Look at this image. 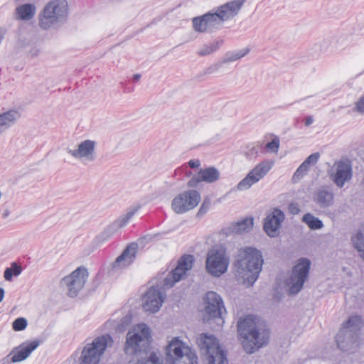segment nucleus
<instances>
[{
  "label": "nucleus",
  "mask_w": 364,
  "mask_h": 364,
  "mask_svg": "<svg viewBox=\"0 0 364 364\" xmlns=\"http://www.w3.org/2000/svg\"><path fill=\"white\" fill-rule=\"evenodd\" d=\"M335 171L330 174L331 180L338 188H342L353 176L352 166L347 161H338L334 164Z\"/></svg>",
  "instance_id": "obj_18"
},
{
  "label": "nucleus",
  "mask_w": 364,
  "mask_h": 364,
  "mask_svg": "<svg viewBox=\"0 0 364 364\" xmlns=\"http://www.w3.org/2000/svg\"><path fill=\"white\" fill-rule=\"evenodd\" d=\"M223 41H215L208 45H203L202 48L198 51V54L200 56L210 55L217 51L223 45Z\"/></svg>",
  "instance_id": "obj_30"
},
{
  "label": "nucleus",
  "mask_w": 364,
  "mask_h": 364,
  "mask_svg": "<svg viewBox=\"0 0 364 364\" xmlns=\"http://www.w3.org/2000/svg\"><path fill=\"white\" fill-rule=\"evenodd\" d=\"M166 354L169 364H198L196 353L177 337L169 342Z\"/></svg>",
  "instance_id": "obj_8"
},
{
  "label": "nucleus",
  "mask_w": 364,
  "mask_h": 364,
  "mask_svg": "<svg viewBox=\"0 0 364 364\" xmlns=\"http://www.w3.org/2000/svg\"><path fill=\"white\" fill-rule=\"evenodd\" d=\"M363 321L360 316L354 315L343 323L336 336L338 348L343 351H350L358 346L360 331Z\"/></svg>",
  "instance_id": "obj_6"
},
{
  "label": "nucleus",
  "mask_w": 364,
  "mask_h": 364,
  "mask_svg": "<svg viewBox=\"0 0 364 364\" xmlns=\"http://www.w3.org/2000/svg\"><path fill=\"white\" fill-rule=\"evenodd\" d=\"M314 200L320 208H328L333 203L334 193L329 187H320L316 190Z\"/></svg>",
  "instance_id": "obj_24"
},
{
  "label": "nucleus",
  "mask_w": 364,
  "mask_h": 364,
  "mask_svg": "<svg viewBox=\"0 0 364 364\" xmlns=\"http://www.w3.org/2000/svg\"><path fill=\"white\" fill-rule=\"evenodd\" d=\"M320 154L318 152H315L309 155L304 160V161L306 162V164H307V165H309L311 166L315 165L318 162Z\"/></svg>",
  "instance_id": "obj_38"
},
{
  "label": "nucleus",
  "mask_w": 364,
  "mask_h": 364,
  "mask_svg": "<svg viewBox=\"0 0 364 364\" xmlns=\"http://www.w3.org/2000/svg\"><path fill=\"white\" fill-rule=\"evenodd\" d=\"M217 70H218V66L217 65L211 66V67L208 68L205 70V73L206 74H211V73H213L214 71H215Z\"/></svg>",
  "instance_id": "obj_45"
},
{
  "label": "nucleus",
  "mask_w": 364,
  "mask_h": 364,
  "mask_svg": "<svg viewBox=\"0 0 364 364\" xmlns=\"http://www.w3.org/2000/svg\"><path fill=\"white\" fill-rule=\"evenodd\" d=\"M138 245L132 242L127 246L123 252L115 259V269L117 267H127L135 259Z\"/></svg>",
  "instance_id": "obj_23"
},
{
  "label": "nucleus",
  "mask_w": 364,
  "mask_h": 364,
  "mask_svg": "<svg viewBox=\"0 0 364 364\" xmlns=\"http://www.w3.org/2000/svg\"><path fill=\"white\" fill-rule=\"evenodd\" d=\"M69 6L66 0H52L39 14V26L43 30L58 29L68 18Z\"/></svg>",
  "instance_id": "obj_5"
},
{
  "label": "nucleus",
  "mask_w": 364,
  "mask_h": 364,
  "mask_svg": "<svg viewBox=\"0 0 364 364\" xmlns=\"http://www.w3.org/2000/svg\"><path fill=\"white\" fill-rule=\"evenodd\" d=\"M150 341L151 331L145 323L138 324L134 331L127 333L125 351L133 355L128 364H165L160 354L146 352Z\"/></svg>",
  "instance_id": "obj_1"
},
{
  "label": "nucleus",
  "mask_w": 364,
  "mask_h": 364,
  "mask_svg": "<svg viewBox=\"0 0 364 364\" xmlns=\"http://www.w3.org/2000/svg\"><path fill=\"white\" fill-rule=\"evenodd\" d=\"M4 289L3 288H0V302L3 300L4 296Z\"/></svg>",
  "instance_id": "obj_46"
},
{
  "label": "nucleus",
  "mask_w": 364,
  "mask_h": 364,
  "mask_svg": "<svg viewBox=\"0 0 364 364\" xmlns=\"http://www.w3.org/2000/svg\"><path fill=\"white\" fill-rule=\"evenodd\" d=\"M250 50L248 48H245L241 50H230L225 53L221 63L227 64L235 62L237 60L241 59L250 53Z\"/></svg>",
  "instance_id": "obj_28"
},
{
  "label": "nucleus",
  "mask_w": 364,
  "mask_h": 364,
  "mask_svg": "<svg viewBox=\"0 0 364 364\" xmlns=\"http://www.w3.org/2000/svg\"><path fill=\"white\" fill-rule=\"evenodd\" d=\"M237 326L239 340L247 353L252 354L268 343L269 331L262 328L257 316L248 315L238 321Z\"/></svg>",
  "instance_id": "obj_4"
},
{
  "label": "nucleus",
  "mask_w": 364,
  "mask_h": 364,
  "mask_svg": "<svg viewBox=\"0 0 364 364\" xmlns=\"http://www.w3.org/2000/svg\"><path fill=\"white\" fill-rule=\"evenodd\" d=\"M141 206L139 205L136 206L131 207L126 214L119 218L117 220V226L119 228H122L124 226H126L129 220L132 218V217L134 215V214L139 210Z\"/></svg>",
  "instance_id": "obj_31"
},
{
  "label": "nucleus",
  "mask_w": 364,
  "mask_h": 364,
  "mask_svg": "<svg viewBox=\"0 0 364 364\" xmlns=\"http://www.w3.org/2000/svg\"><path fill=\"white\" fill-rule=\"evenodd\" d=\"M210 208V202L204 201L200 207L198 215H203L205 214Z\"/></svg>",
  "instance_id": "obj_41"
},
{
  "label": "nucleus",
  "mask_w": 364,
  "mask_h": 364,
  "mask_svg": "<svg viewBox=\"0 0 364 364\" xmlns=\"http://www.w3.org/2000/svg\"><path fill=\"white\" fill-rule=\"evenodd\" d=\"M95 142L94 141L87 139L82 141L78 145L77 149H68L67 151L75 159H85L88 161H92L95 159Z\"/></svg>",
  "instance_id": "obj_22"
},
{
  "label": "nucleus",
  "mask_w": 364,
  "mask_h": 364,
  "mask_svg": "<svg viewBox=\"0 0 364 364\" xmlns=\"http://www.w3.org/2000/svg\"><path fill=\"white\" fill-rule=\"evenodd\" d=\"M200 195L196 190H188L176 196L172 200L173 210L178 214L185 213L198 205Z\"/></svg>",
  "instance_id": "obj_14"
},
{
  "label": "nucleus",
  "mask_w": 364,
  "mask_h": 364,
  "mask_svg": "<svg viewBox=\"0 0 364 364\" xmlns=\"http://www.w3.org/2000/svg\"><path fill=\"white\" fill-rule=\"evenodd\" d=\"M22 269L21 266L16 262H13L11 266L6 268L4 273V277L6 281H11L13 276H18L21 273Z\"/></svg>",
  "instance_id": "obj_32"
},
{
  "label": "nucleus",
  "mask_w": 364,
  "mask_h": 364,
  "mask_svg": "<svg viewBox=\"0 0 364 364\" xmlns=\"http://www.w3.org/2000/svg\"><path fill=\"white\" fill-rule=\"evenodd\" d=\"M19 117L20 113L15 109L0 114V134L14 126Z\"/></svg>",
  "instance_id": "obj_25"
},
{
  "label": "nucleus",
  "mask_w": 364,
  "mask_h": 364,
  "mask_svg": "<svg viewBox=\"0 0 364 364\" xmlns=\"http://www.w3.org/2000/svg\"><path fill=\"white\" fill-rule=\"evenodd\" d=\"M348 45V42L346 41V38L344 37H340L336 41V45L335 46L336 50H342L344 46H346Z\"/></svg>",
  "instance_id": "obj_40"
},
{
  "label": "nucleus",
  "mask_w": 364,
  "mask_h": 364,
  "mask_svg": "<svg viewBox=\"0 0 364 364\" xmlns=\"http://www.w3.org/2000/svg\"><path fill=\"white\" fill-rule=\"evenodd\" d=\"M254 220L252 218H246L238 221L231 226V230L236 234H242L252 229Z\"/></svg>",
  "instance_id": "obj_27"
},
{
  "label": "nucleus",
  "mask_w": 364,
  "mask_h": 364,
  "mask_svg": "<svg viewBox=\"0 0 364 364\" xmlns=\"http://www.w3.org/2000/svg\"><path fill=\"white\" fill-rule=\"evenodd\" d=\"M27 324V320L23 317H20L14 320L12 323V327L14 331H20L24 330Z\"/></svg>",
  "instance_id": "obj_34"
},
{
  "label": "nucleus",
  "mask_w": 364,
  "mask_h": 364,
  "mask_svg": "<svg viewBox=\"0 0 364 364\" xmlns=\"http://www.w3.org/2000/svg\"><path fill=\"white\" fill-rule=\"evenodd\" d=\"M289 211L292 215H296L300 212L299 206L297 203H290L289 205Z\"/></svg>",
  "instance_id": "obj_42"
},
{
  "label": "nucleus",
  "mask_w": 364,
  "mask_h": 364,
  "mask_svg": "<svg viewBox=\"0 0 364 364\" xmlns=\"http://www.w3.org/2000/svg\"><path fill=\"white\" fill-rule=\"evenodd\" d=\"M314 122V119L311 116H308L305 119V125L306 127L310 126Z\"/></svg>",
  "instance_id": "obj_44"
},
{
  "label": "nucleus",
  "mask_w": 364,
  "mask_h": 364,
  "mask_svg": "<svg viewBox=\"0 0 364 364\" xmlns=\"http://www.w3.org/2000/svg\"><path fill=\"white\" fill-rule=\"evenodd\" d=\"M275 161L272 159H264L257 164L237 185L239 191L249 189L252 185L259 182L273 168Z\"/></svg>",
  "instance_id": "obj_12"
},
{
  "label": "nucleus",
  "mask_w": 364,
  "mask_h": 364,
  "mask_svg": "<svg viewBox=\"0 0 364 364\" xmlns=\"http://www.w3.org/2000/svg\"><path fill=\"white\" fill-rule=\"evenodd\" d=\"M38 346L39 342L38 341H33L28 343L21 344L18 348H14L5 358L3 364L18 363L26 360Z\"/></svg>",
  "instance_id": "obj_20"
},
{
  "label": "nucleus",
  "mask_w": 364,
  "mask_h": 364,
  "mask_svg": "<svg viewBox=\"0 0 364 364\" xmlns=\"http://www.w3.org/2000/svg\"><path fill=\"white\" fill-rule=\"evenodd\" d=\"M88 272L83 267H77L69 275L63 277L60 281V286L65 288L70 297H75L84 287Z\"/></svg>",
  "instance_id": "obj_13"
},
{
  "label": "nucleus",
  "mask_w": 364,
  "mask_h": 364,
  "mask_svg": "<svg viewBox=\"0 0 364 364\" xmlns=\"http://www.w3.org/2000/svg\"><path fill=\"white\" fill-rule=\"evenodd\" d=\"M220 178V171L214 166L201 168L196 175H194L188 182V186L196 188L200 182L213 183Z\"/></svg>",
  "instance_id": "obj_21"
},
{
  "label": "nucleus",
  "mask_w": 364,
  "mask_h": 364,
  "mask_svg": "<svg viewBox=\"0 0 364 364\" xmlns=\"http://www.w3.org/2000/svg\"><path fill=\"white\" fill-rule=\"evenodd\" d=\"M197 343L208 364H228L226 353L215 336L201 333L197 338Z\"/></svg>",
  "instance_id": "obj_7"
},
{
  "label": "nucleus",
  "mask_w": 364,
  "mask_h": 364,
  "mask_svg": "<svg viewBox=\"0 0 364 364\" xmlns=\"http://www.w3.org/2000/svg\"><path fill=\"white\" fill-rule=\"evenodd\" d=\"M113 234V228L112 226L109 227L106 230L102 232L97 237V240L99 242H102L110 237Z\"/></svg>",
  "instance_id": "obj_37"
},
{
  "label": "nucleus",
  "mask_w": 364,
  "mask_h": 364,
  "mask_svg": "<svg viewBox=\"0 0 364 364\" xmlns=\"http://www.w3.org/2000/svg\"><path fill=\"white\" fill-rule=\"evenodd\" d=\"M245 0H233L192 19L193 29L199 33H212L220 29L224 21L237 15Z\"/></svg>",
  "instance_id": "obj_3"
},
{
  "label": "nucleus",
  "mask_w": 364,
  "mask_h": 364,
  "mask_svg": "<svg viewBox=\"0 0 364 364\" xmlns=\"http://www.w3.org/2000/svg\"><path fill=\"white\" fill-rule=\"evenodd\" d=\"M305 165H300L294 173L293 179L294 181L300 180L303 178L308 172L304 168Z\"/></svg>",
  "instance_id": "obj_36"
},
{
  "label": "nucleus",
  "mask_w": 364,
  "mask_h": 364,
  "mask_svg": "<svg viewBox=\"0 0 364 364\" xmlns=\"http://www.w3.org/2000/svg\"><path fill=\"white\" fill-rule=\"evenodd\" d=\"M261 150L260 145H250L247 147L245 156L247 159L256 158Z\"/></svg>",
  "instance_id": "obj_33"
},
{
  "label": "nucleus",
  "mask_w": 364,
  "mask_h": 364,
  "mask_svg": "<svg viewBox=\"0 0 364 364\" xmlns=\"http://www.w3.org/2000/svg\"><path fill=\"white\" fill-rule=\"evenodd\" d=\"M9 213L8 210L4 211V213H3V217L6 218L9 215Z\"/></svg>",
  "instance_id": "obj_49"
},
{
  "label": "nucleus",
  "mask_w": 364,
  "mask_h": 364,
  "mask_svg": "<svg viewBox=\"0 0 364 364\" xmlns=\"http://www.w3.org/2000/svg\"><path fill=\"white\" fill-rule=\"evenodd\" d=\"M265 147L272 153H277L279 148V139L277 137H274L266 144Z\"/></svg>",
  "instance_id": "obj_35"
},
{
  "label": "nucleus",
  "mask_w": 364,
  "mask_h": 364,
  "mask_svg": "<svg viewBox=\"0 0 364 364\" xmlns=\"http://www.w3.org/2000/svg\"><path fill=\"white\" fill-rule=\"evenodd\" d=\"M353 110L360 114H364V95L355 103Z\"/></svg>",
  "instance_id": "obj_39"
},
{
  "label": "nucleus",
  "mask_w": 364,
  "mask_h": 364,
  "mask_svg": "<svg viewBox=\"0 0 364 364\" xmlns=\"http://www.w3.org/2000/svg\"><path fill=\"white\" fill-rule=\"evenodd\" d=\"M284 218V213L281 210L274 208L264 219L263 227L264 232L269 237H276L279 234V230Z\"/></svg>",
  "instance_id": "obj_19"
},
{
  "label": "nucleus",
  "mask_w": 364,
  "mask_h": 364,
  "mask_svg": "<svg viewBox=\"0 0 364 364\" xmlns=\"http://www.w3.org/2000/svg\"><path fill=\"white\" fill-rule=\"evenodd\" d=\"M161 288L152 286L144 296L143 309L150 313L157 312L162 306L164 300Z\"/></svg>",
  "instance_id": "obj_17"
},
{
  "label": "nucleus",
  "mask_w": 364,
  "mask_h": 364,
  "mask_svg": "<svg viewBox=\"0 0 364 364\" xmlns=\"http://www.w3.org/2000/svg\"><path fill=\"white\" fill-rule=\"evenodd\" d=\"M193 257L192 255H184L178 261L177 267L173 269L164 279V287L169 289L175 283L180 281L186 274L188 270L192 268Z\"/></svg>",
  "instance_id": "obj_16"
},
{
  "label": "nucleus",
  "mask_w": 364,
  "mask_h": 364,
  "mask_svg": "<svg viewBox=\"0 0 364 364\" xmlns=\"http://www.w3.org/2000/svg\"><path fill=\"white\" fill-rule=\"evenodd\" d=\"M141 78V75L140 74H134L133 75V80L134 81H139Z\"/></svg>",
  "instance_id": "obj_47"
},
{
  "label": "nucleus",
  "mask_w": 364,
  "mask_h": 364,
  "mask_svg": "<svg viewBox=\"0 0 364 364\" xmlns=\"http://www.w3.org/2000/svg\"><path fill=\"white\" fill-rule=\"evenodd\" d=\"M188 166L191 168H198L200 165V161L198 159H193L188 161Z\"/></svg>",
  "instance_id": "obj_43"
},
{
  "label": "nucleus",
  "mask_w": 364,
  "mask_h": 364,
  "mask_svg": "<svg viewBox=\"0 0 364 364\" xmlns=\"http://www.w3.org/2000/svg\"><path fill=\"white\" fill-rule=\"evenodd\" d=\"M301 165H305L304 168L309 171L310 166L307 165L305 161H304Z\"/></svg>",
  "instance_id": "obj_48"
},
{
  "label": "nucleus",
  "mask_w": 364,
  "mask_h": 364,
  "mask_svg": "<svg viewBox=\"0 0 364 364\" xmlns=\"http://www.w3.org/2000/svg\"><path fill=\"white\" fill-rule=\"evenodd\" d=\"M205 313L209 319H217L218 325H223V311L225 312L223 301L221 296L215 291H208L205 297Z\"/></svg>",
  "instance_id": "obj_15"
},
{
  "label": "nucleus",
  "mask_w": 364,
  "mask_h": 364,
  "mask_svg": "<svg viewBox=\"0 0 364 364\" xmlns=\"http://www.w3.org/2000/svg\"><path fill=\"white\" fill-rule=\"evenodd\" d=\"M36 8L34 4H25L16 9V18L19 20L28 21L33 18Z\"/></svg>",
  "instance_id": "obj_26"
},
{
  "label": "nucleus",
  "mask_w": 364,
  "mask_h": 364,
  "mask_svg": "<svg viewBox=\"0 0 364 364\" xmlns=\"http://www.w3.org/2000/svg\"><path fill=\"white\" fill-rule=\"evenodd\" d=\"M113 342L110 334L106 333L87 343L79 358L80 364H99L102 355L109 345Z\"/></svg>",
  "instance_id": "obj_9"
},
{
  "label": "nucleus",
  "mask_w": 364,
  "mask_h": 364,
  "mask_svg": "<svg viewBox=\"0 0 364 364\" xmlns=\"http://www.w3.org/2000/svg\"><path fill=\"white\" fill-rule=\"evenodd\" d=\"M228 264L229 258L224 247L216 245L208 251L206 269L209 274L214 277H220L227 271Z\"/></svg>",
  "instance_id": "obj_10"
},
{
  "label": "nucleus",
  "mask_w": 364,
  "mask_h": 364,
  "mask_svg": "<svg viewBox=\"0 0 364 364\" xmlns=\"http://www.w3.org/2000/svg\"><path fill=\"white\" fill-rule=\"evenodd\" d=\"M302 222L308 225L311 230H320L323 227V222L311 213H306L302 218Z\"/></svg>",
  "instance_id": "obj_29"
},
{
  "label": "nucleus",
  "mask_w": 364,
  "mask_h": 364,
  "mask_svg": "<svg viewBox=\"0 0 364 364\" xmlns=\"http://www.w3.org/2000/svg\"><path fill=\"white\" fill-rule=\"evenodd\" d=\"M106 326H112V323L110 321H108L106 323H105Z\"/></svg>",
  "instance_id": "obj_50"
},
{
  "label": "nucleus",
  "mask_w": 364,
  "mask_h": 364,
  "mask_svg": "<svg viewBox=\"0 0 364 364\" xmlns=\"http://www.w3.org/2000/svg\"><path fill=\"white\" fill-rule=\"evenodd\" d=\"M311 262L307 258H300L292 269V273L288 284L290 294H298L304 287L309 277Z\"/></svg>",
  "instance_id": "obj_11"
},
{
  "label": "nucleus",
  "mask_w": 364,
  "mask_h": 364,
  "mask_svg": "<svg viewBox=\"0 0 364 364\" xmlns=\"http://www.w3.org/2000/svg\"><path fill=\"white\" fill-rule=\"evenodd\" d=\"M262 264L263 258L259 250L252 247L240 249L234 263L237 281L247 287L252 286L259 277Z\"/></svg>",
  "instance_id": "obj_2"
}]
</instances>
